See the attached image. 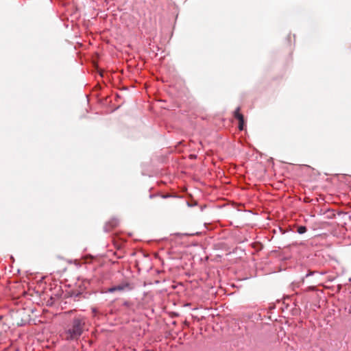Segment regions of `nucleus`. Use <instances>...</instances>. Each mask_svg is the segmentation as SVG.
I'll use <instances>...</instances> for the list:
<instances>
[{
  "label": "nucleus",
  "mask_w": 351,
  "mask_h": 351,
  "mask_svg": "<svg viewBox=\"0 0 351 351\" xmlns=\"http://www.w3.org/2000/svg\"><path fill=\"white\" fill-rule=\"evenodd\" d=\"M86 322L85 316L76 315L65 330V339L67 341L77 340L85 330Z\"/></svg>",
  "instance_id": "obj_1"
},
{
  "label": "nucleus",
  "mask_w": 351,
  "mask_h": 351,
  "mask_svg": "<svg viewBox=\"0 0 351 351\" xmlns=\"http://www.w3.org/2000/svg\"><path fill=\"white\" fill-rule=\"evenodd\" d=\"M133 289V286L131 283L128 282H123L117 286H113L109 288L106 292L108 293H113L114 291H130Z\"/></svg>",
  "instance_id": "obj_2"
},
{
  "label": "nucleus",
  "mask_w": 351,
  "mask_h": 351,
  "mask_svg": "<svg viewBox=\"0 0 351 351\" xmlns=\"http://www.w3.org/2000/svg\"><path fill=\"white\" fill-rule=\"evenodd\" d=\"M240 108H237L236 110L234 111V117L239 120L241 123H243L244 122V118L243 116L239 113Z\"/></svg>",
  "instance_id": "obj_3"
},
{
  "label": "nucleus",
  "mask_w": 351,
  "mask_h": 351,
  "mask_svg": "<svg viewBox=\"0 0 351 351\" xmlns=\"http://www.w3.org/2000/svg\"><path fill=\"white\" fill-rule=\"evenodd\" d=\"M306 231L307 228L304 226H299L297 229V232L300 234L305 233Z\"/></svg>",
  "instance_id": "obj_4"
},
{
  "label": "nucleus",
  "mask_w": 351,
  "mask_h": 351,
  "mask_svg": "<svg viewBox=\"0 0 351 351\" xmlns=\"http://www.w3.org/2000/svg\"><path fill=\"white\" fill-rule=\"evenodd\" d=\"M82 293L81 292H73L71 295V297L73 298L74 300H79L81 298Z\"/></svg>",
  "instance_id": "obj_5"
},
{
  "label": "nucleus",
  "mask_w": 351,
  "mask_h": 351,
  "mask_svg": "<svg viewBox=\"0 0 351 351\" xmlns=\"http://www.w3.org/2000/svg\"><path fill=\"white\" fill-rule=\"evenodd\" d=\"M118 220L116 219H112L110 221L108 222V225L110 226L112 228L116 227L118 225Z\"/></svg>",
  "instance_id": "obj_6"
},
{
  "label": "nucleus",
  "mask_w": 351,
  "mask_h": 351,
  "mask_svg": "<svg viewBox=\"0 0 351 351\" xmlns=\"http://www.w3.org/2000/svg\"><path fill=\"white\" fill-rule=\"evenodd\" d=\"M123 306H125V307L129 308L131 306V303L129 301H125L123 303Z\"/></svg>",
  "instance_id": "obj_7"
},
{
  "label": "nucleus",
  "mask_w": 351,
  "mask_h": 351,
  "mask_svg": "<svg viewBox=\"0 0 351 351\" xmlns=\"http://www.w3.org/2000/svg\"><path fill=\"white\" fill-rule=\"evenodd\" d=\"M239 129L240 130H242L243 129V123H241V122H239Z\"/></svg>",
  "instance_id": "obj_8"
},
{
  "label": "nucleus",
  "mask_w": 351,
  "mask_h": 351,
  "mask_svg": "<svg viewBox=\"0 0 351 351\" xmlns=\"http://www.w3.org/2000/svg\"><path fill=\"white\" fill-rule=\"evenodd\" d=\"M349 313H351V306L350 307Z\"/></svg>",
  "instance_id": "obj_9"
}]
</instances>
